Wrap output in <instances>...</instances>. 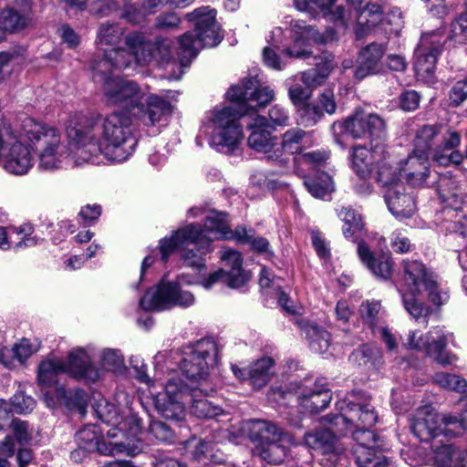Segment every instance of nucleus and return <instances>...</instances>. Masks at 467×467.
<instances>
[{
  "mask_svg": "<svg viewBox=\"0 0 467 467\" xmlns=\"http://www.w3.org/2000/svg\"><path fill=\"white\" fill-rule=\"evenodd\" d=\"M26 57L27 48L22 46L0 52V83L9 77L15 67L24 65Z\"/></svg>",
  "mask_w": 467,
  "mask_h": 467,
  "instance_id": "4c0bfd02",
  "label": "nucleus"
},
{
  "mask_svg": "<svg viewBox=\"0 0 467 467\" xmlns=\"http://www.w3.org/2000/svg\"><path fill=\"white\" fill-rule=\"evenodd\" d=\"M344 130L354 139L368 138L370 140V149L355 146L351 154L354 171L360 178L366 179L387 161L385 121L378 114L358 110L344 121Z\"/></svg>",
  "mask_w": 467,
  "mask_h": 467,
  "instance_id": "0eeeda50",
  "label": "nucleus"
},
{
  "mask_svg": "<svg viewBox=\"0 0 467 467\" xmlns=\"http://www.w3.org/2000/svg\"><path fill=\"white\" fill-rule=\"evenodd\" d=\"M338 217L344 222L343 234L346 238L353 237L362 228L360 215L353 209L343 207L338 212Z\"/></svg>",
  "mask_w": 467,
  "mask_h": 467,
  "instance_id": "3c124183",
  "label": "nucleus"
},
{
  "mask_svg": "<svg viewBox=\"0 0 467 467\" xmlns=\"http://www.w3.org/2000/svg\"><path fill=\"white\" fill-rule=\"evenodd\" d=\"M360 315L363 320L372 328L373 331L379 327L381 320V305L379 301H366L360 306Z\"/></svg>",
  "mask_w": 467,
  "mask_h": 467,
  "instance_id": "603ef678",
  "label": "nucleus"
},
{
  "mask_svg": "<svg viewBox=\"0 0 467 467\" xmlns=\"http://www.w3.org/2000/svg\"><path fill=\"white\" fill-rule=\"evenodd\" d=\"M431 381L448 391L457 393L467 391V380L458 374L438 371L431 376Z\"/></svg>",
  "mask_w": 467,
  "mask_h": 467,
  "instance_id": "37998d69",
  "label": "nucleus"
},
{
  "mask_svg": "<svg viewBox=\"0 0 467 467\" xmlns=\"http://www.w3.org/2000/svg\"><path fill=\"white\" fill-rule=\"evenodd\" d=\"M195 284L194 281L180 275L174 281L165 275L155 288L148 290L140 300V307L145 311H163L173 307H189L195 303L194 296L182 288V284Z\"/></svg>",
  "mask_w": 467,
  "mask_h": 467,
  "instance_id": "4468645a",
  "label": "nucleus"
},
{
  "mask_svg": "<svg viewBox=\"0 0 467 467\" xmlns=\"http://www.w3.org/2000/svg\"><path fill=\"white\" fill-rule=\"evenodd\" d=\"M358 254L362 264L376 277L387 280L391 276L393 264L389 254H382L375 257L364 242L358 244Z\"/></svg>",
  "mask_w": 467,
  "mask_h": 467,
  "instance_id": "473e14b6",
  "label": "nucleus"
},
{
  "mask_svg": "<svg viewBox=\"0 0 467 467\" xmlns=\"http://www.w3.org/2000/svg\"><path fill=\"white\" fill-rule=\"evenodd\" d=\"M100 430L96 425H88L81 429L76 435V441L79 450L87 452L97 451L102 455H115L118 453H126L130 456H135L141 451L140 442H125L122 440H115L99 437Z\"/></svg>",
  "mask_w": 467,
  "mask_h": 467,
  "instance_id": "aec40b11",
  "label": "nucleus"
},
{
  "mask_svg": "<svg viewBox=\"0 0 467 467\" xmlns=\"http://www.w3.org/2000/svg\"><path fill=\"white\" fill-rule=\"evenodd\" d=\"M62 41L70 48L77 47L80 43L79 36L67 25H63L57 29Z\"/></svg>",
  "mask_w": 467,
  "mask_h": 467,
  "instance_id": "774afa93",
  "label": "nucleus"
},
{
  "mask_svg": "<svg viewBox=\"0 0 467 467\" xmlns=\"http://www.w3.org/2000/svg\"><path fill=\"white\" fill-rule=\"evenodd\" d=\"M225 267L229 270L220 269L209 275L202 282V285L209 290L218 282H224L231 288H239L243 286L250 278V275L242 268L243 259L241 254L233 249H223L220 256Z\"/></svg>",
  "mask_w": 467,
  "mask_h": 467,
  "instance_id": "4be33fe9",
  "label": "nucleus"
},
{
  "mask_svg": "<svg viewBox=\"0 0 467 467\" xmlns=\"http://www.w3.org/2000/svg\"><path fill=\"white\" fill-rule=\"evenodd\" d=\"M263 60L265 66L275 70H282L286 65L285 58L281 57L271 47H265L263 50Z\"/></svg>",
  "mask_w": 467,
  "mask_h": 467,
  "instance_id": "0e129e2a",
  "label": "nucleus"
},
{
  "mask_svg": "<svg viewBox=\"0 0 467 467\" xmlns=\"http://www.w3.org/2000/svg\"><path fill=\"white\" fill-rule=\"evenodd\" d=\"M438 127L432 125H424L417 130L414 147L420 152H429L431 146V140L438 134Z\"/></svg>",
  "mask_w": 467,
  "mask_h": 467,
  "instance_id": "6e6d98bb",
  "label": "nucleus"
},
{
  "mask_svg": "<svg viewBox=\"0 0 467 467\" xmlns=\"http://www.w3.org/2000/svg\"><path fill=\"white\" fill-rule=\"evenodd\" d=\"M22 10L5 8L0 13V29L6 33H16L26 26L27 19Z\"/></svg>",
  "mask_w": 467,
  "mask_h": 467,
  "instance_id": "79ce46f5",
  "label": "nucleus"
},
{
  "mask_svg": "<svg viewBox=\"0 0 467 467\" xmlns=\"http://www.w3.org/2000/svg\"><path fill=\"white\" fill-rule=\"evenodd\" d=\"M69 140L73 147L70 150L57 128L31 119V151L38 158L39 169L53 171L68 165L76 150V143Z\"/></svg>",
  "mask_w": 467,
  "mask_h": 467,
  "instance_id": "ddd939ff",
  "label": "nucleus"
},
{
  "mask_svg": "<svg viewBox=\"0 0 467 467\" xmlns=\"http://www.w3.org/2000/svg\"><path fill=\"white\" fill-rule=\"evenodd\" d=\"M464 158V155L459 150H452L450 154H446L438 149L433 154V161L441 166L460 165Z\"/></svg>",
  "mask_w": 467,
  "mask_h": 467,
  "instance_id": "680f3d73",
  "label": "nucleus"
},
{
  "mask_svg": "<svg viewBox=\"0 0 467 467\" xmlns=\"http://www.w3.org/2000/svg\"><path fill=\"white\" fill-rule=\"evenodd\" d=\"M320 419L321 426L314 427L305 432L303 444L321 455L320 463L325 467H347L348 458L343 444L334 434L333 431L326 427L329 424ZM330 427H332L330 425Z\"/></svg>",
  "mask_w": 467,
  "mask_h": 467,
  "instance_id": "f3484780",
  "label": "nucleus"
},
{
  "mask_svg": "<svg viewBox=\"0 0 467 467\" xmlns=\"http://www.w3.org/2000/svg\"><path fill=\"white\" fill-rule=\"evenodd\" d=\"M305 186L315 198L323 199L334 191L332 178L327 172H319L305 181Z\"/></svg>",
  "mask_w": 467,
  "mask_h": 467,
  "instance_id": "49530a36",
  "label": "nucleus"
},
{
  "mask_svg": "<svg viewBox=\"0 0 467 467\" xmlns=\"http://www.w3.org/2000/svg\"><path fill=\"white\" fill-rule=\"evenodd\" d=\"M386 53V46L379 43H371L363 47L357 59V66L354 69V77L356 79L363 78L378 75L385 71V64L383 57Z\"/></svg>",
  "mask_w": 467,
  "mask_h": 467,
  "instance_id": "b1692460",
  "label": "nucleus"
},
{
  "mask_svg": "<svg viewBox=\"0 0 467 467\" xmlns=\"http://www.w3.org/2000/svg\"><path fill=\"white\" fill-rule=\"evenodd\" d=\"M253 234L252 229L244 226H238L234 232L231 231L226 214L213 211L205 215L202 226L199 223H188L173 231L170 236L162 238L159 243L161 258L166 262L175 251H178L185 266L200 272L205 269V256L213 251V241L234 239L238 243L248 244L253 238Z\"/></svg>",
  "mask_w": 467,
  "mask_h": 467,
  "instance_id": "f03ea898",
  "label": "nucleus"
},
{
  "mask_svg": "<svg viewBox=\"0 0 467 467\" xmlns=\"http://www.w3.org/2000/svg\"><path fill=\"white\" fill-rule=\"evenodd\" d=\"M308 133L300 128L287 130L282 135L280 147L277 145L270 155V161L285 166L289 161V156L299 153L304 149Z\"/></svg>",
  "mask_w": 467,
  "mask_h": 467,
  "instance_id": "cd10ccee",
  "label": "nucleus"
},
{
  "mask_svg": "<svg viewBox=\"0 0 467 467\" xmlns=\"http://www.w3.org/2000/svg\"><path fill=\"white\" fill-rule=\"evenodd\" d=\"M211 393L204 394L200 391L187 390V394L182 399L174 397H167L165 403L168 409H171L173 403L178 400L182 401V412L178 417H164L167 420H181L184 417L185 406L188 404L191 408V412L198 418H213L222 413V409L218 406L213 405L204 397L209 396Z\"/></svg>",
  "mask_w": 467,
  "mask_h": 467,
  "instance_id": "a878e982",
  "label": "nucleus"
},
{
  "mask_svg": "<svg viewBox=\"0 0 467 467\" xmlns=\"http://www.w3.org/2000/svg\"><path fill=\"white\" fill-rule=\"evenodd\" d=\"M399 169L391 167L385 161L375 171V179L379 183L388 187V189L394 187L396 184H402L399 180V176H403V174L397 172Z\"/></svg>",
  "mask_w": 467,
  "mask_h": 467,
  "instance_id": "5fc2aeb1",
  "label": "nucleus"
},
{
  "mask_svg": "<svg viewBox=\"0 0 467 467\" xmlns=\"http://www.w3.org/2000/svg\"><path fill=\"white\" fill-rule=\"evenodd\" d=\"M443 31L437 30L421 36L415 50L414 69L419 80L432 84L435 81V69L438 57L447 40Z\"/></svg>",
  "mask_w": 467,
  "mask_h": 467,
  "instance_id": "6ab92c4d",
  "label": "nucleus"
},
{
  "mask_svg": "<svg viewBox=\"0 0 467 467\" xmlns=\"http://www.w3.org/2000/svg\"><path fill=\"white\" fill-rule=\"evenodd\" d=\"M9 241L11 249L16 253L26 248V241L28 234L26 233V224L19 226H9Z\"/></svg>",
  "mask_w": 467,
  "mask_h": 467,
  "instance_id": "bf43d9fd",
  "label": "nucleus"
},
{
  "mask_svg": "<svg viewBox=\"0 0 467 467\" xmlns=\"http://www.w3.org/2000/svg\"><path fill=\"white\" fill-rule=\"evenodd\" d=\"M245 430L250 440L257 443V448L273 441H292L290 434L267 420H251L246 422Z\"/></svg>",
  "mask_w": 467,
  "mask_h": 467,
  "instance_id": "c85d7f7f",
  "label": "nucleus"
},
{
  "mask_svg": "<svg viewBox=\"0 0 467 467\" xmlns=\"http://www.w3.org/2000/svg\"><path fill=\"white\" fill-rule=\"evenodd\" d=\"M267 119L257 114L252 115L247 122V129L250 130L248 145L253 150L265 154L270 161V155L277 146V138L272 136L268 130Z\"/></svg>",
  "mask_w": 467,
  "mask_h": 467,
  "instance_id": "393cba45",
  "label": "nucleus"
},
{
  "mask_svg": "<svg viewBox=\"0 0 467 467\" xmlns=\"http://www.w3.org/2000/svg\"><path fill=\"white\" fill-rule=\"evenodd\" d=\"M353 454L358 467H389L392 461L385 440L374 432H358Z\"/></svg>",
  "mask_w": 467,
  "mask_h": 467,
  "instance_id": "412c9836",
  "label": "nucleus"
},
{
  "mask_svg": "<svg viewBox=\"0 0 467 467\" xmlns=\"http://www.w3.org/2000/svg\"><path fill=\"white\" fill-rule=\"evenodd\" d=\"M336 408L338 414H328L323 419L335 431L341 435L351 433L354 440L358 432H373L371 428L378 420V412L369 395L351 392L337 400Z\"/></svg>",
  "mask_w": 467,
  "mask_h": 467,
  "instance_id": "6e6552de",
  "label": "nucleus"
},
{
  "mask_svg": "<svg viewBox=\"0 0 467 467\" xmlns=\"http://www.w3.org/2000/svg\"><path fill=\"white\" fill-rule=\"evenodd\" d=\"M136 122H140L138 119L120 111L107 115L100 121L94 116L82 113L72 115L67 134L76 143L74 164H99L100 155L112 162L126 161L137 143L131 130Z\"/></svg>",
  "mask_w": 467,
  "mask_h": 467,
  "instance_id": "f257e3e1",
  "label": "nucleus"
},
{
  "mask_svg": "<svg viewBox=\"0 0 467 467\" xmlns=\"http://www.w3.org/2000/svg\"><path fill=\"white\" fill-rule=\"evenodd\" d=\"M64 373H67L74 379L90 382L97 381L101 376L100 369L92 364L90 357L81 348H75L69 352L67 362L59 358L45 360L38 368V382L43 387H54V389L45 393L46 401L47 393L54 397L56 389L63 387L58 385V377Z\"/></svg>",
  "mask_w": 467,
  "mask_h": 467,
  "instance_id": "f8f14e48",
  "label": "nucleus"
},
{
  "mask_svg": "<svg viewBox=\"0 0 467 467\" xmlns=\"http://www.w3.org/2000/svg\"><path fill=\"white\" fill-rule=\"evenodd\" d=\"M217 362V346L211 339H202L193 345H189L182 350L179 362L182 375L171 377L164 386L162 392L154 390L155 385L150 386L157 410L162 417H178L182 412V401L177 400L171 409L165 403L167 397L182 399L187 390L212 393L214 384L210 370Z\"/></svg>",
  "mask_w": 467,
  "mask_h": 467,
  "instance_id": "20e7f679",
  "label": "nucleus"
},
{
  "mask_svg": "<svg viewBox=\"0 0 467 467\" xmlns=\"http://www.w3.org/2000/svg\"><path fill=\"white\" fill-rule=\"evenodd\" d=\"M466 412L456 416L451 413L440 414L431 405L419 407L409 416L410 431L420 441L430 445L439 441L441 436L454 438L467 431V397Z\"/></svg>",
  "mask_w": 467,
  "mask_h": 467,
  "instance_id": "9d476101",
  "label": "nucleus"
},
{
  "mask_svg": "<svg viewBox=\"0 0 467 467\" xmlns=\"http://www.w3.org/2000/svg\"><path fill=\"white\" fill-rule=\"evenodd\" d=\"M299 326L314 352L322 354L328 349L330 337L327 331L307 320H301Z\"/></svg>",
  "mask_w": 467,
  "mask_h": 467,
  "instance_id": "e433bc0d",
  "label": "nucleus"
},
{
  "mask_svg": "<svg viewBox=\"0 0 467 467\" xmlns=\"http://www.w3.org/2000/svg\"><path fill=\"white\" fill-rule=\"evenodd\" d=\"M405 293L402 294L404 306L414 318H419L428 313V309L418 302L416 296L427 293L429 299L436 306L444 304L449 296L440 287L436 275L419 261L404 260Z\"/></svg>",
  "mask_w": 467,
  "mask_h": 467,
  "instance_id": "1a4fd4ad",
  "label": "nucleus"
},
{
  "mask_svg": "<svg viewBox=\"0 0 467 467\" xmlns=\"http://www.w3.org/2000/svg\"><path fill=\"white\" fill-rule=\"evenodd\" d=\"M161 0H123V17L132 24L141 23L146 16L153 12V9Z\"/></svg>",
  "mask_w": 467,
  "mask_h": 467,
  "instance_id": "58836bf2",
  "label": "nucleus"
},
{
  "mask_svg": "<svg viewBox=\"0 0 467 467\" xmlns=\"http://www.w3.org/2000/svg\"><path fill=\"white\" fill-rule=\"evenodd\" d=\"M29 357V341L27 339L21 340L20 343L15 345L13 348H5L0 353V362L6 368L18 364H25Z\"/></svg>",
  "mask_w": 467,
  "mask_h": 467,
  "instance_id": "a18cd8bd",
  "label": "nucleus"
},
{
  "mask_svg": "<svg viewBox=\"0 0 467 467\" xmlns=\"http://www.w3.org/2000/svg\"><path fill=\"white\" fill-rule=\"evenodd\" d=\"M403 184L387 190L385 201L389 212L396 217L409 218L415 212V202L410 194L404 193Z\"/></svg>",
  "mask_w": 467,
  "mask_h": 467,
  "instance_id": "72a5a7b5",
  "label": "nucleus"
},
{
  "mask_svg": "<svg viewBox=\"0 0 467 467\" xmlns=\"http://www.w3.org/2000/svg\"><path fill=\"white\" fill-rule=\"evenodd\" d=\"M283 280L279 277H275L270 270L265 267L262 268L259 277V285L262 288H272L277 293L278 304L288 313L295 314L296 310L292 306L287 295L281 291V282Z\"/></svg>",
  "mask_w": 467,
  "mask_h": 467,
  "instance_id": "ea45409f",
  "label": "nucleus"
},
{
  "mask_svg": "<svg viewBox=\"0 0 467 467\" xmlns=\"http://www.w3.org/2000/svg\"><path fill=\"white\" fill-rule=\"evenodd\" d=\"M99 365L104 370L120 372L125 368L124 357L119 349L104 348L99 353Z\"/></svg>",
  "mask_w": 467,
  "mask_h": 467,
  "instance_id": "8fccbe9b",
  "label": "nucleus"
},
{
  "mask_svg": "<svg viewBox=\"0 0 467 467\" xmlns=\"http://www.w3.org/2000/svg\"><path fill=\"white\" fill-rule=\"evenodd\" d=\"M297 109V113L301 119V122L305 126H313L321 119L324 113L320 106L315 103H308L307 101L300 105Z\"/></svg>",
  "mask_w": 467,
  "mask_h": 467,
  "instance_id": "4d7b16f0",
  "label": "nucleus"
},
{
  "mask_svg": "<svg viewBox=\"0 0 467 467\" xmlns=\"http://www.w3.org/2000/svg\"><path fill=\"white\" fill-rule=\"evenodd\" d=\"M29 131L25 128L0 129V160L4 168L15 175L26 174L29 170Z\"/></svg>",
  "mask_w": 467,
  "mask_h": 467,
  "instance_id": "2eb2a0df",
  "label": "nucleus"
},
{
  "mask_svg": "<svg viewBox=\"0 0 467 467\" xmlns=\"http://www.w3.org/2000/svg\"><path fill=\"white\" fill-rule=\"evenodd\" d=\"M452 339V334L443 327H434L429 332L410 330L402 339V347L406 349L426 353L442 367L452 365L458 360L456 355L446 350Z\"/></svg>",
  "mask_w": 467,
  "mask_h": 467,
  "instance_id": "dca6fc26",
  "label": "nucleus"
},
{
  "mask_svg": "<svg viewBox=\"0 0 467 467\" xmlns=\"http://www.w3.org/2000/svg\"><path fill=\"white\" fill-rule=\"evenodd\" d=\"M431 451V465L434 467H459L462 450L452 445L444 443L441 440L432 442L430 445Z\"/></svg>",
  "mask_w": 467,
  "mask_h": 467,
  "instance_id": "f704fd0d",
  "label": "nucleus"
},
{
  "mask_svg": "<svg viewBox=\"0 0 467 467\" xmlns=\"http://www.w3.org/2000/svg\"><path fill=\"white\" fill-rule=\"evenodd\" d=\"M109 69L104 78H98L92 72L93 80L102 84L105 101L109 106H119L127 109L134 119H138L144 126H154L161 119L170 114V102L154 94L143 93L136 82L113 77Z\"/></svg>",
  "mask_w": 467,
  "mask_h": 467,
  "instance_id": "423d86ee",
  "label": "nucleus"
},
{
  "mask_svg": "<svg viewBox=\"0 0 467 467\" xmlns=\"http://www.w3.org/2000/svg\"><path fill=\"white\" fill-rule=\"evenodd\" d=\"M58 404H65L68 408H76L81 414H85L88 405V394L79 389L67 392L64 387L56 389L55 396L47 394V405L56 407Z\"/></svg>",
  "mask_w": 467,
  "mask_h": 467,
  "instance_id": "c9c22d12",
  "label": "nucleus"
},
{
  "mask_svg": "<svg viewBox=\"0 0 467 467\" xmlns=\"http://www.w3.org/2000/svg\"><path fill=\"white\" fill-rule=\"evenodd\" d=\"M269 119L275 126H286L289 121V112L288 110L280 106V105H274L269 109Z\"/></svg>",
  "mask_w": 467,
  "mask_h": 467,
  "instance_id": "338daca9",
  "label": "nucleus"
},
{
  "mask_svg": "<svg viewBox=\"0 0 467 467\" xmlns=\"http://www.w3.org/2000/svg\"><path fill=\"white\" fill-rule=\"evenodd\" d=\"M293 81L288 88V97L292 104L296 108L306 102L311 97L312 90L303 82H297L296 78L291 79Z\"/></svg>",
  "mask_w": 467,
  "mask_h": 467,
  "instance_id": "13d9d810",
  "label": "nucleus"
},
{
  "mask_svg": "<svg viewBox=\"0 0 467 467\" xmlns=\"http://www.w3.org/2000/svg\"><path fill=\"white\" fill-rule=\"evenodd\" d=\"M95 411L103 422L112 425V428L107 431L109 439L122 440L130 444L139 441L142 448L140 440L137 439L141 431V420L130 410L126 409L120 413L119 409L113 403L100 400L96 405Z\"/></svg>",
  "mask_w": 467,
  "mask_h": 467,
  "instance_id": "a211bd4d",
  "label": "nucleus"
},
{
  "mask_svg": "<svg viewBox=\"0 0 467 467\" xmlns=\"http://www.w3.org/2000/svg\"><path fill=\"white\" fill-rule=\"evenodd\" d=\"M449 99L451 105L460 106L467 99V77L464 79L457 81L451 88Z\"/></svg>",
  "mask_w": 467,
  "mask_h": 467,
  "instance_id": "052dcab7",
  "label": "nucleus"
},
{
  "mask_svg": "<svg viewBox=\"0 0 467 467\" xmlns=\"http://www.w3.org/2000/svg\"><path fill=\"white\" fill-rule=\"evenodd\" d=\"M274 365L271 358H263L254 362L251 366L241 368L237 365L231 366L234 375L240 380H249L254 389H259L265 387L270 380V369Z\"/></svg>",
  "mask_w": 467,
  "mask_h": 467,
  "instance_id": "c756f323",
  "label": "nucleus"
},
{
  "mask_svg": "<svg viewBox=\"0 0 467 467\" xmlns=\"http://www.w3.org/2000/svg\"><path fill=\"white\" fill-rule=\"evenodd\" d=\"M420 97L415 90H407L400 97V106L405 111H413L420 105Z\"/></svg>",
  "mask_w": 467,
  "mask_h": 467,
  "instance_id": "69168bd1",
  "label": "nucleus"
},
{
  "mask_svg": "<svg viewBox=\"0 0 467 467\" xmlns=\"http://www.w3.org/2000/svg\"><path fill=\"white\" fill-rule=\"evenodd\" d=\"M346 0H295L296 7L303 12L316 16L322 14L327 19L345 28L346 26Z\"/></svg>",
  "mask_w": 467,
  "mask_h": 467,
  "instance_id": "bb28decb",
  "label": "nucleus"
},
{
  "mask_svg": "<svg viewBox=\"0 0 467 467\" xmlns=\"http://www.w3.org/2000/svg\"><path fill=\"white\" fill-rule=\"evenodd\" d=\"M294 444V440L292 441H273L268 443H265L257 448L260 456L266 462L274 464L281 463L289 450V446Z\"/></svg>",
  "mask_w": 467,
  "mask_h": 467,
  "instance_id": "a19ab883",
  "label": "nucleus"
},
{
  "mask_svg": "<svg viewBox=\"0 0 467 467\" xmlns=\"http://www.w3.org/2000/svg\"><path fill=\"white\" fill-rule=\"evenodd\" d=\"M399 173L403 174L406 182L413 187L420 186L429 172V153L416 150L400 163Z\"/></svg>",
  "mask_w": 467,
  "mask_h": 467,
  "instance_id": "7c9ffc66",
  "label": "nucleus"
},
{
  "mask_svg": "<svg viewBox=\"0 0 467 467\" xmlns=\"http://www.w3.org/2000/svg\"><path fill=\"white\" fill-rule=\"evenodd\" d=\"M351 358L360 366H368L376 369H379L383 364L382 351L372 345H365L355 350Z\"/></svg>",
  "mask_w": 467,
  "mask_h": 467,
  "instance_id": "de8ad7c7",
  "label": "nucleus"
},
{
  "mask_svg": "<svg viewBox=\"0 0 467 467\" xmlns=\"http://www.w3.org/2000/svg\"><path fill=\"white\" fill-rule=\"evenodd\" d=\"M317 68H311L302 73L300 77V81L303 82L304 85L308 86L311 90L313 88L324 82L333 68L334 64L332 59H328V57H326L324 65L321 66V62H317Z\"/></svg>",
  "mask_w": 467,
  "mask_h": 467,
  "instance_id": "09e8293b",
  "label": "nucleus"
},
{
  "mask_svg": "<svg viewBox=\"0 0 467 467\" xmlns=\"http://www.w3.org/2000/svg\"><path fill=\"white\" fill-rule=\"evenodd\" d=\"M294 45L285 48L282 54L290 58H305L311 55L308 47L313 44L323 43L324 39L320 33L312 26H308L301 20L293 21L291 24Z\"/></svg>",
  "mask_w": 467,
  "mask_h": 467,
  "instance_id": "5701e85b",
  "label": "nucleus"
},
{
  "mask_svg": "<svg viewBox=\"0 0 467 467\" xmlns=\"http://www.w3.org/2000/svg\"><path fill=\"white\" fill-rule=\"evenodd\" d=\"M124 29L118 24L102 23L97 33L96 45L98 53L90 65L99 79L109 69H125L133 62L147 64L152 57L150 47L145 43L141 33H131L125 37L129 50L119 47Z\"/></svg>",
  "mask_w": 467,
  "mask_h": 467,
  "instance_id": "39448f33",
  "label": "nucleus"
},
{
  "mask_svg": "<svg viewBox=\"0 0 467 467\" xmlns=\"http://www.w3.org/2000/svg\"><path fill=\"white\" fill-rule=\"evenodd\" d=\"M441 133L442 139L440 151L452 150L460 146L461 134L458 131L451 129H445L444 131Z\"/></svg>",
  "mask_w": 467,
  "mask_h": 467,
  "instance_id": "e2e57ef3",
  "label": "nucleus"
},
{
  "mask_svg": "<svg viewBox=\"0 0 467 467\" xmlns=\"http://www.w3.org/2000/svg\"><path fill=\"white\" fill-rule=\"evenodd\" d=\"M226 95L234 104L212 110L203 132L212 147L228 153L237 147L242 138L239 119L265 108L274 99L275 91L270 87L259 86L255 78H245L241 84L231 87Z\"/></svg>",
  "mask_w": 467,
  "mask_h": 467,
  "instance_id": "7ed1b4c3",
  "label": "nucleus"
},
{
  "mask_svg": "<svg viewBox=\"0 0 467 467\" xmlns=\"http://www.w3.org/2000/svg\"><path fill=\"white\" fill-rule=\"evenodd\" d=\"M145 43L150 47V53L152 57L147 62L156 60L158 64L164 66L168 64L171 59V47L170 40L165 38H158L155 43H150L145 39Z\"/></svg>",
  "mask_w": 467,
  "mask_h": 467,
  "instance_id": "864d4df0",
  "label": "nucleus"
},
{
  "mask_svg": "<svg viewBox=\"0 0 467 467\" xmlns=\"http://www.w3.org/2000/svg\"><path fill=\"white\" fill-rule=\"evenodd\" d=\"M401 457L411 467L431 465V451L430 443L420 442V445L410 446L401 451Z\"/></svg>",
  "mask_w": 467,
  "mask_h": 467,
  "instance_id": "c03bdc74",
  "label": "nucleus"
},
{
  "mask_svg": "<svg viewBox=\"0 0 467 467\" xmlns=\"http://www.w3.org/2000/svg\"><path fill=\"white\" fill-rule=\"evenodd\" d=\"M186 18L193 24L194 32H187L179 39L182 67H188L202 48L216 47L223 39L216 11L210 6L196 8Z\"/></svg>",
  "mask_w": 467,
  "mask_h": 467,
  "instance_id": "9b49d317",
  "label": "nucleus"
},
{
  "mask_svg": "<svg viewBox=\"0 0 467 467\" xmlns=\"http://www.w3.org/2000/svg\"><path fill=\"white\" fill-rule=\"evenodd\" d=\"M332 400V393L323 379L317 380L312 388L304 389L299 396L300 406L309 413L325 410Z\"/></svg>",
  "mask_w": 467,
  "mask_h": 467,
  "instance_id": "2f4dec72",
  "label": "nucleus"
}]
</instances>
